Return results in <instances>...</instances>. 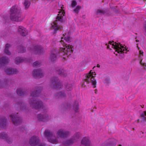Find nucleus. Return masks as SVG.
Wrapping results in <instances>:
<instances>
[{
  "label": "nucleus",
  "mask_w": 146,
  "mask_h": 146,
  "mask_svg": "<svg viewBox=\"0 0 146 146\" xmlns=\"http://www.w3.org/2000/svg\"><path fill=\"white\" fill-rule=\"evenodd\" d=\"M81 146H90V141L88 138L84 137L82 139Z\"/></svg>",
  "instance_id": "obj_21"
},
{
  "label": "nucleus",
  "mask_w": 146,
  "mask_h": 146,
  "mask_svg": "<svg viewBox=\"0 0 146 146\" xmlns=\"http://www.w3.org/2000/svg\"><path fill=\"white\" fill-rule=\"evenodd\" d=\"M24 61V60L22 58L19 57H16L15 59V63L18 64L20 63L23 62Z\"/></svg>",
  "instance_id": "obj_29"
},
{
  "label": "nucleus",
  "mask_w": 146,
  "mask_h": 146,
  "mask_svg": "<svg viewBox=\"0 0 146 146\" xmlns=\"http://www.w3.org/2000/svg\"><path fill=\"white\" fill-rule=\"evenodd\" d=\"M32 50L36 54H40L43 52L42 47L38 45L33 46Z\"/></svg>",
  "instance_id": "obj_14"
},
{
  "label": "nucleus",
  "mask_w": 146,
  "mask_h": 146,
  "mask_svg": "<svg viewBox=\"0 0 146 146\" xmlns=\"http://www.w3.org/2000/svg\"><path fill=\"white\" fill-rule=\"evenodd\" d=\"M108 48L111 49L110 47L113 48L115 50V54L118 55L117 54H121V56H123V54L126 53L127 51L125 48L120 44V43H117L113 41H109L108 45L106 44Z\"/></svg>",
  "instance_id": "obj_5"
},
{
  "label": "nucleus",
  "mask_w": 146,
  "mask_h": 146,
  "mask_svg": "<svg viewBox=\"0 0 146 146\" xmlns=\"http://www.w3.org/2000/svg\"><path fill=\"white\" fill-rule=\"evenodd\" d=\"M96 75L95 72H93L91 70L90 73L86 74L85 76V80L86 82L87 83H91L94 88L95 87L96 84V81L94 78Z\"/></svg>",
  "instance_id": "obj_7"
},
{
  "label": "nucleus",
  "mask_w": 146,
  "mask_h": 146,
  "mask_svg": "<svg viewBox=\"0 0 146 146\" xmlns=\"http://www.w3.org/2000/svg\"><path fill=\"white\" fill-rule=\"evenodd\" d=\"M85 85H84V84H83V85H82V86L83 87H85Z\"/></svg>",
  "instance_id": "obj_48"
},
{
  "label": "nucleus",
  "mask_w": 146,
  "mask_h": 146,
  "mask_svg": "<svg viewBox=\"0 0 146 146\" xmlns=\"http://www.w3.org/2000/svg\"><path fill=\"white\" fill-rule=\"evenodd\" d=\"M66 90L68 91H71L73 89L72 86L71 84H68L66 86Z\"/></svg>",
  "instance_id": "obj_32"
},
{
  "label": "nucleus",
  "mask_w": 146,
  "mask_h": 146,
  "mask_svg": "<svg viewBox=\"0 0 146 146\" xmlns=\"http://www.w3.org/2000/svg\"><path fill=\"white\" fill-rule=\"evenodd\" d=\"M115 145V144L112 145V143L111 142H110V143H109L106 146H114Z\"/></svg>",
  "instance_id": "obj_42"
},
{
  "label": "nucleus",
  "mask_w": 146,
  "mask_h": 146,
  "mask_svg": "<svg viewBox=\"0 0 146 146\" xmlns=\"http://www.w3.org/2000/svg\"><path fill=\"white\" fill-rule=\"evenodd\" d=\"M2 84H1V81L0 80V87H2Z\"/></svg>",
  "instance_id": "obj_46"
},
{
  "label": "nucleus",
  "mask_w": 146,
  "mask_h": 146,
  "mask_svg": "<svg viewBox=\"0 0 146 146\" xmlns=\"http://www.w3.org/2000/svg\"><path fill=\"white\" fill-rule=\"evenodd\" d=\"M63 5L61 6L60 9H58V14L56 20L51 24L52 29L54 30L53 33H57L58 31L62 30V28L58 25V22H62L65 18V12L63 9Z\"/></svg>",
  "instance_id": "obj_3"
},
{
  "label": "nucleus",
  "mask_w": 146,
  "mask_h": 146,
  "mask_svg": "<svg viewBox=\"0 0 146 146\" xmlns=\"http://www.w3.org/2000/svg\"><path fill=\"white\" fill-rule=\"evenodd\" d=\"M17 50L18 53H23L26 51V48L23 46H18Z\"/></svg>",
  "instance_id": "obj_25"
},
{
  "label": "nucleus",
  "mask_w": 146,
  "mask_h": 146,
  "mask_svg": "<svg viewBox=\"0 0 146 146\" xmlns=\"http://www.w3.org/2000/svg\"><path fill=\"white\" fill-rule=\"evenodd\" d=\"M140 63L141 65H142L145 68H146V63H144L143 64L142 63V60L140 62Z\"/></svg>",
  "instance_id": "obj_43"
},
{
  "label": "nucleus",
  "mask_w": 146,
  "mask_h": 146,
  "mask_svg": "<svg viewBox=\"0 0 146 146\" xmlns=\"http://www.w3.org/2000/svg\"><path fill=\"white\" fill-rule=\"evenodd\" d=\"M55 96L58 97L59 98H65L66 97V94L63 92H60L58 93H57Z\"/></svg>",
  "instance_id": "obj_26"
},
{
  "label": "nucleus",
  "mask_w": 146,
  "mask_h": 146,
  "mask_svg": "<svg viewBox=\"0 0 146 146\" xmlns=\"http://www.w3.org/2000/svg\"><path fill=\"white\" fill-rule=\"evenodd\" d=\"M10 47V45L9 44H7L5 45V52L8 55H10L11 54V52L9 50Z\"/></svg>",
  "instance_id": "obj_27"
},
{
  "label": "nucleus",
  "mask_w": 146,
  "mask_h": 146,
  "mask_svg": "<svg viewBox=\"0 0 146 146\" xmlns=\"http://www.w3.org/2000/svg\"><path fill=\"white\" fill-rule=\"evenodd\" d=\"M69 133L68 131L64 129H60L58 131L57 134L58 137L60 138H65L68 136Z\"/></svg>",
  "instance_id": "obj_11"
},
{
  "label": "nucleus",
  "mask_w": 146,
  "mask_h": 146,
  "mask_svg": "<svg viewBox=\"0 0 146 146\" xmlns=\"http://www.w3.org/2000/svg\"><path fill=\"white\" fill-rule=\"evenodd\" d=\"M81 136L80 133H76L70 139L67 140L66 142H64L63 144L66 146H69L72 144L78 141Z\"/></svg>",
  "instance_id": "obj_9"
},
{
  "label": "nucleus",
  "mask_w": 146,
  "mask_h": 146,
  "mask_svg": "<svg viewBox=\"0 0 146 146\" xmlns=\"http://www.w3.org/2000/svg\"><path fill=\"white\" fill-rule=\"evenodd\" d=\"M70 93H71L70 92V94H68V95L69 96L71 95Z\"/></svg>",
  "instance_id": "obj_49"
},
{
  "label": "nucleus",
  "mask_w": 146,
  "mask_h": 146,
  "mask_svg": "<svg viewBox=\"0 0 146 146\" xmlns=\"http://www.w3.org/2000/svg\"><path fill=\"white\" fill-rule=\"evenodd\" d=\"M139 53L140 55V60H141L142 58L141 56L143 55V52L141 50H139Z\"/></svg>",
  "instance_id": "obj_40"
},
{
  "label": "nucleus",
  "mask_w": 146,
  "mask_h": 146,
  "mask_svg": "<svg viewBox=\"0 0 146 146\" xmlns=\"http://www.w3.org/2000/svg\"><path fill=\"white\" fill-rule=\"evenodd\" d=\"M110 82L109 79L108 78H106L104 80V82L105 83L108 84Z\"/></svg>",
  "instance_id": "obj_41"
},
{
  "label": "nucleus",
  "mask_w": 146,
  "mask_h": 146,
  "mask_svg": "<svg viewBox=\"0 0 146 146\" xmlns=\"http://www.w3.org/2000/svg\"><path fill=\"white\" fill-rule=\"evenodd\" d=\"M41 90L42 88L41 87L36 88V90L31 93L29 102L33 108L36 109H39L41 111L46 112L47 110L45 107L43 106L42 102L37 98V97L40 95Z\"/></svg>",
  "instance_id": "obj_2"
},
{
  "label": "nucleus",
  "mask_w": 146,
  "mask_h": 146,
  "mask_svg": "<svg viewBox=\"0 0 146 146\" xmlns=\"http://www.w3.org/2000/svg\"><path fill=\"white\" fill-rule=\"evenodd\" d=\"M4 71L8 75L16 74L17 72L16 69L12 68H6L5 69Z\"/></svg>",
  "instance_id": "obj_17"
},
{
  "label": "nucleus",
  "mask_w": 146,
  "mask_h": 146,
  "mask_svg": "<svg viewBox=\"0 0 146 146\" xmlns=\"http://www.w3.org/2000/svg\"><path fill=\"white\" fill-rule=\"evenodd\" d=\"M81 8V7L80 6L78 5L76 6V8L74 9L73 12L76 13H79Z\"/></svg>",
  "instance_id": "obj_33"
},
{
  "label": "nucleus",
  "mask_w": 146,
  "mask_h": 146,
  "mask_svg": "<svg viewBox=\"0 0 146 146\" xmlns=\"http://www.w3.org/2000/svg\"><path fill=\"white\" fill-rule=\"evenodd\" d=\"M76 2L74 0L72 1L71 4L70 5V7L72 8H74L77 5Z\"/></svg>",
  "instance_id": "obj_34"
},
{
  "label": "nucleus",
  "mask_w": 146,
  "mask_h": 146,
  "mask_svg": "<svg viewBox=\"0 0 146 146\" xmlns=\"http://www.w3.org/2000/svg\"><path fill=\"white\" fill-rule=\"evenodd\" d=\"M58 54L57 52L55 49H53L51 51L49 59L52 62L55 61L57 59V55Z\"/></svg>",
  "instance_id": "obj_18"
},
{
  "label": "nucleus",
  "mask_w": 146,
  "mask_h": 146,
  "mask_svg": "<svg viewBox=\"0 0 146 146\" xmlns=\"http://www.w3.org/2000/svg\"><path fill=\"white\" fill-rule=\"evenodd\" d=\"M28 5H29V2H28Z\"/></svg>",
  "instance_id": "obj_51"
},
{
  "label": "nucleus",
  "mask_w": 146,
  "mask_h": 146,
  "mask_svg": "<svg viewBox=\"0 0 146 146\" xmlns=\"http://www.w3.org/2000/svg\"><path fill=\"white\" fill-rule=\"evenodd\" d=\"M106 12L105 11L102 10H98L97 11V13L98 14H104Z\"/></svg>",
  "instance_id": "obj_39"
},
{
  "label": "nucleus",
  "mask_w": 146,
  "mask_h": 146,
  "mask_svg": "<svg viewBox=\"0 0 146 146\" xmlns=\"http://www.w3.org/2000/svg\"><path fill=\"white\" fill-rule=\"evenodd\" d=\"M119 146H121V145H119Z\"/></svg>",
  "instance_id": "obj_50"
},
{
  "label": "nucleus",
  "mask_w": 146,
  "mask_h": 146,
  "mask_svg": "<svg viewBox=\"0 0 146 146\" xmlns=\"http://www.w3.org/2000/svg\"><path fill=\"white\" fill-rule=\"evenodd\" d=\"M39 146H45V144L44 143L40 144Z\"/></svg>",
  "instance_id": "obj_45"
},
{
  "label": "nucleus",
  "mask_w": 146,
  "mask_h": 146,
  "mask_svg": "<svg viewBox=\"0 0 146 146\" xmlns=\"http://www.w3.org/2000/svg\"><path fill=\"white\" fill-rule=\"evenodd\" d=\"M142 121H146V111H143L141 114Z\"/></svg>",
  "instance_id": "obj_30"
},
{
  "label": "nucleus",
  "mask_w": 146,
  "mask_h": 146,
  "mask_svg": "<svg viewBox=\"0 0 146 146\" xmlns=\"http://www.w3.org/2000/svg\"><path fill=\"white\" fill-rule=\"evenodd\" d=\"M50 86L53 88L60 90L62 88V84L57 77H54L52 78L51 80Z\"/></svg>",
  "instance_id": "obj_8"
},
{
  "label": "nucleus",
  "mask_w": 146,
  "mask_h": 146,
  "mask_svg": "<svg viewBox=\"0 0 146 146\" xmlns=\"http://www.w3.org/2000/svg\"><path fill=\"white\" fill-rule=\"evenodd\" d=\"M7 137V135L5 132H2L0 133V138L5 139Z\"/></svg>",
  "instance_id": "obj_31"
},
{
  "label": "nucleus",
  "mask_w": 146,
  "mask_h": 146,
  "mask_svg": "<svg viewBox=\"0 0 146 146\" xmlns=\"http://www.w3.org/2000/svg\"><path fill=\"white\" fill-rule=\"evenodd\" d=\"M8 122L7 118L5 117L0 118V127L3 129H6L8 126Z\"/></svg>",
  "instance_id": "obj_12"
},
{
  "label": "nucleus",
  "mask_w": 146,
  "mask_h": 146,
  "mask_svg": "<svg viewBox=\"0 0 146 146\" xmlns=\"http://www.w3.org/2000/svg\"><path fill=\"white\" fill-rule=\"evenodd\" d=\"M64 108L65 109H70V108H71V104L70 103H68L66 104H65L64 105Z\"/></svg>",
  "instance_id": "obj_36"
},
{
  "label": "nucleus",
  "mask_w": 146,
  "mask_h": 146,
  "mask_svg": "<svg viewBox=\"0 0 146 146\" xmlns=\"http://www.w3.org/2000/svg\"><path fill=\"white\" fill-rule=\"evenodd\" d=\"M33 76L36 77L42 78L44 76L43 72L40 69H35L33 72Z\"/></svg>",
  "instance_id": "obj_16"
},
{
  "label": "nucleus",
  "mask_w": 146,
  "mask_h": 146,
  "mask_svg": "<svg viewBox=\"0 0 146 146\" xmlns=\"http://www.w3.org/2000/svg\"><path fill=\"white\" fill-rule=\"evenodd\" d=\"M96 91H95V93H96Z\"/></svg>",
  "instance_id": "obj_53"
},
{
  "label": "nucleus",
  "mask_w": 146,
  "mask_h": 146,
  "mask_svg": "<svg viewBox=\"0 0 146 146\" xmlns=\"http://www.w3.org/2000/svg\"><path fill=\"white\" fill-rule=\"evenodd\" d=\"M110 7L112 9L113 11H114L115 12L116 11L115 10V9H116V8H115V7H111V5H110Z\"/></svg>",
  "instance_id": "obj_44"
},
{
  "label": "nucleus",
  "mask_w": 146,
  "mask_h": 146,
  "mask_svg": "<svg viewBox=\"0 0 146 146\" xmlns=\"http://www.w3.org/2000/svg\"><path fill=\"white\" fill-rule=\"evenodd\" d=\"M136 41L137 42V40H136Z\"/></svg>",
  "instance_id": "obj_52"
},
{
  "label": "nucleus",
  "mask_w": 146,
  "mask_h": 146,
  "mask_svg": "<svg viewBox=\"0 0 146 146\" xmlns=\"http://www.w3.org/2000/svg\"><path fill=\"white\" fill-rule=\"evenodd\" d=\"M17 104L21 106V110L24 112H25L27 110L26 104L21 101L18 102Z\"/></svg>",
  "instance_id": "obj_22"
},
{
  "label": "nucleus",
  "mask_w": 146,
  "mask_h": 146,
  "mask_svg": "<svg viewBox=\"0 0 146 146\" xmlns=\"http://www.w3.org/2000/svg\"><path fill=\"white\" fill-rule=\"evenodd\" d=\"M6 141L9 143L10 144L12 143V140L11 138L7 137L6 139Z\"/></svg>",
  "instance_id": "obj_38"
},
{
  "label": "nucleus",
  "mask_w": 146,
  "mask_h": 146,
  "mask_svg": "<svg viewBox=\"0 0 146 146\" xmlns=\"http://www.w3.org/2000/svg\"><path fill=\"white\" fill-rule=\"evenodd\" d=\"M16 93L19 96H24L26 94L25 90L21 88L17 89L16 90Z\"/></svg>",
  "instance_id": "obj_23"
},
{
  "label": "nucleus",
  "mask_w": 146,
  "mask_h": 146,
  "mask_svg": "<svg viewBox=\"0 0 146 146\" xmlns=\"http://www.w3.org/2000/svg\"><path fill=\"white\" fill-rule=\"evenodd\" d=\"M100 65L99 64H98L97 66V67H98L99 68L100 67Z\"/></svg>",
  "instance_id": "obj_47"
},
{
  "label": "nucleus",
  "mask_w": 146,
  "mask_h": 146,
  "mask_svg": "<svg viewBox=\"0 0 146 146\" xmlns=\"http://www.w3.org/2000/svg\"><path fill=\"white\" fill-rule=\"evenodd\" d=\"M9 59L8 58L3 56L0 58V68L5 66L9 62Z\"/></svg>",
  "instance_id": "obj_13"
},
{
  "label": "nucleus",
  "mask_w": 146,
  "mask_h": 146,
  "mask_svg": "<svg viewBox=\"0 0 146 146\" xmlns=\"http://www.w3.org/2000/svg\"><path fill=\"white\" fill-rule=\"evenodd\" d=\"M37 118L39 121L45 122L49 119L47 115L45 114V115L42 114H39L37 116Z\"/></svg>",
  "instance_id": "obj_20"
},
{
  "label": "nucleus",
  "mask_w": 146,
  "mask_h": 146,
  "mask_svg": "<svg viewBox=\"0 0 146 146\" xmlns=\"http://www.w3.org/2000/svg\"><path fill=\"white\" fill-rule=\"evenodd\" d=\"M71 31V30L69 31H67L66 33H64L62 35L59 37L57 42L56 41V40L54 39L52 42L53 45L54 44L56 43L62 44L63 47L60 48L58 52L60 56H62L65 54L68 56L71 54L74 49L72 46L68 44L72 40V38L70 36Z\"/></svg>",
  "instance_id": "obj_1"
},
{
  "label": "nucleus",
  "mask_w": 146,
  "mask_h": 146,
  "mask_svg": "<svg viewBox=\"0 0 146 146\" xmlns=\"http://www.w3.org/2000/svg\"><path fill=\"white\" fill-rule=\"evenodd\" d=\"M18 33L23 36H25L27 35V32L23 27L19 26L18 28Z\"/></svg>",
  "instance_id": "obj_19"
},
{
  "label": "nucleus",
  "mask_w": 146,
  "mask_h": 146,
  "mask_svg": "<svg viewBox=\"0 0 146 146\" xmlns=\"http://www.w3.org/2000/svg\"><path fill=\"white\" fill-rule=\"evenodd\" d=\"M72 109L76 112H78L79 104L78 102H75L74 104L72 106Z\"/></svg>",
  "instance_id": "obj_28"
},
{
  "label": "nucleus",
  "mask_w": 146,
  "mask_h": 146,
  "mask_svg": "<svg viewBox=\"0 0 146 146\" xmlns=\"http://www.w3.org/2000/svg\"><path fill=\"white\" fill-rule=\"evenodd\" d=\"M44 134L45 137L47 139L49 142L54 144L58 143V137H56L54 134L50 130H46Z\"/></svg>",
  "instance_id": "obj_6"
},
{
  "label": "nucleus",
  "mask_w": 146,
  "mask_h": 146,
  "mask_svg": "<svg viewBox=\"0 0 146 146\" xmlns=\"http://www.w3.org/2000/svg\"><path fill=\"white\" fill-rule=\"evenodd\" d=\"M9 117L13 124L15 126L20 125L22 123L21 118L16 114L13 113L9 115Z\"/></svg>",
  "instance_id": "obj_10"
},
{
  "label": "nucleus",
  "mask_w": 146,
  "mask_h": 146,
  "mask_svg": "<svg viewBox=\"0 0 146 146\" xmlns=\"http://www.w3.org/2000/svg\"><path fill=\"white\" fill-rule=\"evenodd\" d=\"M40 142L39 139L38 137L33 136L29 141V143L32 146H34L38 144Z\"/></svg>",
  "instance_id": "obj_15"
},
{
  "label": "nucleus",
  "mask_w": 146,
  "mask_h": 146,
  "mask_svg": "<svg viewBox=\"0 0 146 146\" xmlns=\"http://www.w3.org/2000/svg\"><path fill=\"white\" fill-rule=\"evenodd\" d=\"M20 8L15 6H13L10 10V16L8 15H5L4 19L6 22H9L10 20L12 21H19L20 20L19 18L20 17Z\"/></svg>",
  "instance_id": "obj_4"
},
{
  "label": "nucleus",
  "mask_w": 146,
  "mask_h": 146,
  "mask_svg": "<svg viewBox=\"0 0 146 146\" xmlns=\"http://www.w3.org/2000/svg\"><path fill=\"white\" fill-rule=\"evenodd\" d=\"M95 67H94V68H95Z\"/></svg>",
  "instance_id": "obj_54"
},
{
  "label": "nucleus",
  "mask_w": 146,
  "mask_h": 146,
  "mask_svg": "<svg viewBox=\"0 0 146 146\" xmlns=\"http://www.w3.org/2000/svg\"><path fill=\"white\" fill-rule=\"evenodd\" d=\"M57 72L60 76L66 77L67 76L66 71L62 69H58L57 70Z\"/></svg>",
  "instance_id": "obj_24"
},
{
  "label": "nucleus",
  "mask_w": 146,
  "mask_h": 146,
  "mask_svg": "<svg viewBox=\"0 0 146 146\" xmlns=\"http://www.w3.org/2000/svg\"><path fill=\"white\" fill-rule=\"evenodd\" d=\"M23 4L25 7V9H26L27 6V0H24V1L23 3Z\"/></svg>",
  "instance_id": "obj_37"
},
{
  "label": "nucleus",
  "mask_w": 146,
  "mask_h": 146,
  "mask_svg": "<svg viewBox=\"0 0 146 146\" xmlns=\"http://www.w3.org/2000/svg\"><path fill=\"white\" fill-rule=\"evenodd\" d=\"M40 64V61H37L34 62L33 64V66L34 67H39Z\"/></svg>",
  "instance_id": "obj_35"
}]
</instances>
